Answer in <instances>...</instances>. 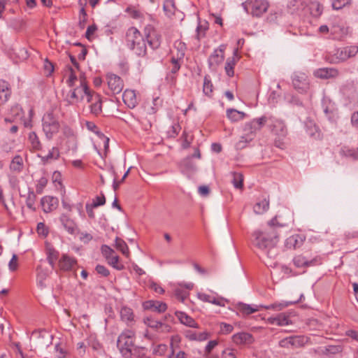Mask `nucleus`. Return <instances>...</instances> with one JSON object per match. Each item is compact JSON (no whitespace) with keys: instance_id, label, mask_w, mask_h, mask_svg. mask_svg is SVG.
Wrapping results in <instances>:
<instances>
[{"instance_id":"obj_1","label":"nucleus","mask_w":358,"mask_h":358,"mask_svg":"<svg viewBox=\"0 0 358 358\" xmlns=\"http://www.w3.org/2000/svg\"><path fill=\"white\" fill-rule=\"evenodd\" d=\"M253 245L262 251L270 250L278 242L279 234L272 228L256 230L252 234Z\"/></svg>"},{"instance_id":"obj_2","label":"nucleus","mask_w":358,"mask_h":358,"mask_svg":"<svg viewBox=\"0 0 358 358\" xmlns=\"http://www.w3.org/2000/svg\"><path fill=\"white\" fill-rule=\"evenodd\" d=\"M126 43L134 53L143 57L146 55V45L141 32L135 27H130L126 33Z\"/></svg>"},{"instance_id":"obj_3","label":"nucleus","mask_w":358,"mask_h":358,"mask_svg":"<svg viewBox=\"0 0 358 358\" xmlns=\"http://www.w3.org/2000/svg\"><path fill=\"white\" fill-rule=\"evenodd\" d=\"M134 333L132 331H126L122 333L117 339V345L121 354L125 358H131L134 347Z\"/></svg>"},{"instance_id":"obj_4","label":"nucleus","mask_w":358,"mask_h":358,"mask_svg":"<svg viewBox=\"0 0 358 358\" xmlns=\"http://www.w3.org/2000/svg\"><path fill=\"white\" fill-rule=\"evenodd\" d=\"M358 53V46L352 45L335 50L334 53L330 56L331 63H339L355 57Z\"/></svg>"},{"instance_id":"obj_5","label":"nucleus","mask_w":358,"mask_h":358,"mask_svg":"<svg viewBox=\"0 0 358 358\" xmlns=\"http://www.w3.org/2000/svg\"><path fill=\"white\" fill-rule=\"evenodd\" d=\"M59 123L52 113H47L43 117V130L48 139H51L59 130Z\"/></svg>"},{"instance_id":"obj_6","label":"nucleus","mask_w":358,"mask_h":358,"mask_svg":"<svg viewBox=\"0 0 358 358\" xmlns=\"http://www.w3.org/2000/svg\"><path fill=\"white\" fill-rule=\"evenodd\" d=\"M87 85L84 76L80 77V86L76 87L67 95V100L69 103L74 104L84 99V93H87Z\"/></svg>"},{"instance_id":"obj_7","label":"nucleus","mask_w":358,"mask_h":358,"mask_svg":"<svg viewBox=\"0 0 358 358\" xmlns=\"http://www.w3.org/2000/svg\"><path fill=\"white\" fill-rule=\"evenodd\" d=\"M245 6L249 7L250 13L253 16L260 17L267 11L269 3L266 0H248L245 2Z\"/></svg>"},{"instance_id":"obj_8","label":"nucleus","mask_w":358,"mask_h":358,"mask_svg":"<svg viewBox=\"0 0 358 358\" xmlns=\"http://www.w3.org/2000/svg\"><path fill=\"white\" fill-rule=\"evenodd\" d=\"M268 127L271 131L278 137H285L287 129L283 120L275 117H268Z\"/></svg>"},{"instance_id":"obj_9","label":"nucleus","mask_w":358,"mask_h":358,"mask_svg":"<svg viewBox=\"0 0 358 358\" xmlns=\"http://www.w3.org/2000/svg\"><path fill=\"white\" fill-rule=\"evenodd\" d=\"M226 45H220L218 48L215 49L210 55L208 63L209 68L213 71H216L217 68L221 64L224 59V50Z\"/></svg>"},{"instance_id":"obj_10","label":"nucleus","mask_w":358,"mask_h":358,"mask_svg":"<svg viewBox=\"0 0 358 358\" xmlns=\"http://www.w3.org/2000/svg\"><path fill=\"white\" fill-rule=\"evenodd\" d=\"M78 266L77 259L67 254H62L58 260V267L64 272L73 271Z\"/></svg>"},{"instance_id":"obj_11","label":"nucleus","mask_w":358,"mask_h":358,"mask_svg":"<svg viewBox=\"0 0 358 358\" xmlns=\"http://www.w3.org/2000/svg\"><path fill=\"white\" fill-rule=\"evenodd\" d=\"M106 80L108 88L113 94H119L123 90L124 83L120 76L113 73H108L106 76Z\"/></svg>"},{"instance_id":"obj_12","label":"nucleus","mask_w":358,"mask_h":358,"mask_svg":"<svg viewBox=\"0 0 358 358\" xmlns=\"http://www.w3.org/2000/svg\"><path fill=\"white\" fill-rule=\"evenodd\" d=\"M145 31L150 47L153 50L157 49L161 45V35L151 26L147 27Z\"/></svg>"},{"instance_id":"obj_13","label":"nucleus","mask_w":358,"mask_h":358,"mask_svg":"<svg viewBox=\"0 0 358 358\" xmlns=\"http://www.w3.org/2000/svg\"><path fill=\"white\" fill-rule=\"evenodd\" d=\"M292 83L294 87L300 93L305 92L309 89L308 78L304 73L294 75Z\"/></svg>"},{"instance_id":"obj_14","label":"nucleus","mask_w":358,"mask_h":358,"mask_svg":"<svg viewBox=\"0 0 358 358\" xmlns=\"http://www.w3.org/2000/svg\"><path fill=\"white\" fill-rule=\"evenodd\" d=\"M317 262L318 260L317 258H311L303 254L296 255L293 259V263L297 268L315 266L317 264Z\"/></svg>"},{"instance_id":"obj_15","label":"nucleus","mask_w":358,"mask_h":358,"mask_svg":"<svg viewBox=\"0 0 358 358\" xmlns=\"http://www.w3.org/2000/svg\"><path fill=\"white\" fill-rule=\"evenodd\" d=\"M313 75L318 78L329 79L338 76V70L335 68H322L314 71Z\"/></svg>"},{"instance_id":"obj_16","label":"nucleus","mask_w":358,"mask_h":358,"mask_svg":"<svg viewBox=\"0 0 358 358\" xmlns=\"http://www.w3.org/2000/svg\"><path fill=\"white\" fill-rule=\"evenodd\" d=\"M11 87L8 82L0 80V106L4 105L11 96Z\"/></svg>"},{"instance_id":"obj_17","label":"nucleus","mask_w":358,"mask_h":358,"mask_svg":"<svg viewBox=\"0 0 358 358\" xmlns=\"http://www.w3.org/2000/svg\"><path fill=\"white\" fill-rule=\"evenodd\" d=\"M41 203L43 210L45 213L51 212L55 210L59 204L58 199L51 196H45L42 198Z\"/></svg>"},{"instance_id":"obj_18","label":"nucleus","mask_w":358,"mask_h":358,"mask_svg":"<svg viewBox=\"0 0 358 358\" xmlns=\"http://www.w3.org/2000/svg\"><path fill=\"white\" fill-rule=\"evenodd\" d=\"M59 220L64 229L71 234H74L77 231V225L74 220L67 213H62Z\"/></svg>"},{"instance_id":"obj_19","label":"nucleus","mask_w":358,"mask_h":358,"mask_svg":"<svg viewBox=\"0 0 358 358\" xmlns=\"http://www.w3.org/2000/svg\"><path fill=\"white\" fill-rule=\"evenodd\" d=\"M143 306L145 310H152L159 313L165 312L167 309V305L165 303L158 301H147Z\"/></svg>"},{"instance_id":"obj_20","label":"nucleus","mask_w":358,"mask_h":358,"mask_svg":"<svg viewBox=\"0 0 358 358\" xmlns=\"http://www.w3.org/2000/svg\"><path fill=\"white\" fill-rule=\"evenodd\" d=\"M239 58L240 57L238 55V50H235L233 56L227 59L224 69L228 76L233 77L234 76V69L236 63L238 62Z\"/></svg>"},{"instance_id":"obj_21","label":"nucleus","mask_w":358,"mask_h":358,"mask_svg":"<svg viewBox=\"0 0 358 358\" xmlns=\"http://www.w3.org/2000/svg\"><path fill=\"white\" fill-rule=\"evenodd\" d=\"M124 103L130 108H134L138 103L136 94L134 90H126L122 94Z\"/></svg>"},{"instance_id":"obj_22","label":"nucleus","mask_w":358,"mask_h":358,"mask_svg":"<svg viewBox=\"0 0 358 358\" xmlns=\"http://www.w3.org/2000/svg\"><path fill=\"white\" fill-rule=\"evenodd\" d=\"M304 241V238L299 234H294L285 241V247L288 249H296L301 247Z\"/></svg>"},{"instance_id":"obj_23","label":"nucleus","mask_w":358,"mask_h":358,"mask_svg":"<svg viewBox=\"0 0 358 358\" xmlns=\"http://www.w3.org/2000/svg\"><path fill=\"white\" fill-rule=\"evenodd\" d=\"M262 309L260 305H249L240 303L237 306V310L243 316L249 315L252 313L257 312Z\"/></svg>"},{"instance_id":"obj_24","label":"nucleus","mask_w":358,"mask_h":358,"mask_svg":"<svg viewBox=\"0 0 358 358\" xmlns=\"http://www.w3.org/2000/svg\"><path fill=\"white\" fill-rule=\"evenodd\" d=\"M198 298L202 301L210 303L219 306H225L226 301L222 297L217 298L205 293H199Z\"/></svg>"},{"instance_id":"obj_25","label":"nucleus","mask_w":358,"mask_h":358,"mask_svg":"<svg viewBox=\"0 0 358 358\" xmlns=\"http://www.w3.org/2000/svg\"><path fill=\"white\" fill-rule=\"evenodd\" d=\"M266 322L268 324H277L278 326H285L291 324L289 316L285 313H280L276 317H268Z\"/></svg>"},{"instance_id":"obj_26","label":"nucleus","mask_w":358,"mask_h":358,"mask_svg":"<svg viewBox=\"0 0 358 358\" xmlns=\"http://www.w3.org/2000/svg\"><path fill=\"white\" fill-rule=\"evenodd\" d=\"M232 340L236 345H243L252 342V336L250 334L241 332L233 336Z\"/></svg>"},{"instance_id":"obj_27","label":"nucleus","mask_w":358,"mask_h":358,"mask_svg":"<svg viewBox=\"0 0 358 358\" xmlns=\"http://www.w3.org/2000/svg\"><path fill=\"white\" fill-rule=\"evenodd\" d=\"M176 315L180 322L189 327L197 328L198 325L195 320L184 312L176 311Z\"/></svg>"},{"instance_id":"obj_28","label":"nucleus","mask_w":358,"mask_h":358,"mask_svg":"<svg viewBox=\"0 0 358 358\" xmlns=\"http://www.w3.org/2000/svg\"><path fill=\"white\" fill-rule=\"evenodd\" d=\"M59 150L57 147H52L46 155H39L43 164H45L51 162L52 161L57 160L59 157Z\"/></svg>"},{"instance_id":"obj_29","label":"nucleus","mask_w":358,"mask_h":358,"mask_svg":"<svg viewBox=\"0 0 358 358\" xmlns=\"http://www.w3.org/2000/svg\"><path fill=\"white\" fill-rule=\"evenodd\" d=\"M291 346L294 348H303L309 341V338L305 336H290Z\"/></svg>"},{"instance_id":"obj_30","label":"nucleus","mask_w":358,"mask_h":358,"mask_svg":"<svg viewBox=\"0 0 358 358\" xmlns=\"http://www.w3.org/2000/svg\"><path fill=\"white\" fill-rule=\"evenodd\" d=\"M330 31L332 38L336 40H341L347 35V29L345 27L338 25L331 27Z\"/></svg>"},{"instance_id":"obj_31","label":"nucleus","mask_w":358,"mask_h":358,"mask_svg":"<svg viewBox=\"0 0 358 358\" xmlns=\"http://www.w3.org/2000/svg\"><path fill=\"white\" fill-rule=\"evenodd\" d=\"M24 167L23 159L20 155H15L10 164V169L15 172H20Z\"/></svg>"},{"instance_id":"obj_32","label":"nucleus","mask_w":358,"mask_h":358,"mask_svg":"<svg viewBox=\"0 0 358 358\" xmlns=\"http://www.w3.org/2000/svg\"><path fill=\"white\" fill-rule=\"evenodd\" d=\"M59 252L52 247H49L47 249V260L49 264L54 268L55 262L59 260Z\"/></svg>"},{"instance_id":"obj_33","label":"nucleus","mask_w":358,"mask_h":358,"mask_svg":"<svg viewBox=\"0 0 358 358\" xmlns=\"http://www.w3.org/2000/svg\"><path fill=\"white\" fill-rule=\"evenodd\" d=\"M28 140L33 151H39L42 149L41 141L35 132L29 133Z\"/></svg>"},{"instance_id":"obj_34","label":"nucleus","mask_w":358,"mask_h":358,"mask_svg":"<svg viewBox=\"0 0 358 358\" xmlns=\"http://www.w3.org/2000/svg\"><path fill=\"white\" fill-rule=\"evenodd\" d=\"M268 208L269 201L266 199H263L255 204L253 210L256 214L260 215L265 213L268 209Z\"/></svg>"},{"instance_id":"obj_35","label":"nucleus","mask_w":358,"mask_h":358,"mask_svg":"<svg viewBox=\"0 0 358 358\" xmlns=\"http://www.w3.org/2000/svg\"><path fill=\"white\" fill-rule=\"evenodd\" d=\"M185 336L190 341H205L208 338V334L206 332H196L194 331H188Z\"/></svg>"},{"instance_id":"obj_36","label":"nucleus","mask_w":358,"mask_h":358,"mask_svg":"<svg viewBox=\"0 0 358 358\" xmlns=\"http://www.w3.org/2000/svg\"><path fill=\"white\" fill-rule=\"evenodd\" d=\"M291 304L290 302L288 301H282V302H275L268 306H263L260 305L262 309L266 310H273L275 311H280L285 308L288 307Z\"/></svg>"},{"instance_id":"obj_37","label":"nucleus","mask_w":358,"mask_h":358,"mask_svg":"<svg viewBox=\"0 0 358 358\" xmlns=\"http://www.w3.org/2000/svg\"><path fill=\"white\" fill-rule=\"evenodd\" d=\"M227 116L232 122H238L243 120L245 117V114L236 109L229 108L227 110Z\"/></svg>"},{"instance_id":"obj_38","label":"nucleus","mask_w":358,"mask_h":358,"mask_svg":"<svg viewBox=\"0 0 358 358\" xmlns=\"http://www.w3.org/2000/svg\"><path fill=\"white\" fill-rule=\"evenodd\" d=\"M186 46L185 44L181 41H176L174 44V49L171 53H175L177 59H184L185 54Z\"/></svg>"},{"instance_id":"obj_39","label":"nucleus","mask_w":358,"mask_h":358,"mask_svg":"<svg viewBox=\"0 0 358 358\" xmlns=\"http://www.w3.org/2000/svg\"><path fill=\"white\" fill-rule=\"evenodd\" d=\"M163 9L164 11L165 12V14L169 17H171L173 15H174L175 12L176 10V8L173 0H165L164 2Z\"/></svg>"},{"instance_id":"obj_40","label":"nucleus","mask_w":358,"mask_h":358,"mask_svg":"<svg viewBox=\"0 0 358 358\" xmlns=\"http://www.w3.org/2000/svg\"><path fill=\"white\" fill-rule=\"evenodd\" d=\"M120 316L122 320L126 322H132L134 318L132 309L128 307H122L121 308Z\"/></svg>"},{"instance_id":"obj_41","label":"nucleus","mask_w":358,"mask_h":358,"mask_svg":"<svg viewBox=\"0 0 358 358\" xmlns=\"http://www.w3.org/2000/svg\"><path fill=\"white\" fill-rule=\"evenodd\" d=\"M203 92L205 95L210 97L213 92V85L208 76H205L203 79Z\"/></svg>"},{"instance_id":"obj_42","label":"nucleus","mask_w":358,"mask_h":358,"mask_svg":"<svg viewBox=\"0 0 358 358\" xmlns=\"http://www.w3.org/2000/svg\"><path fill=\"white\" fill-rule=\"evenodd\" d=\"M232 183L235 188L243 189V176L241 173L233 172L232 173Z\"/></svg>"},{"instance_id":"obj_43","label":"nucleus","mask_w":358,"mask_h":358,"mask_svg":"<svg viewBox=\"0 0 358 358\" xmlns=\"http://www.w3.org/2000/svg\"><path fill=\"white\" fill-rule=\"evenodd\" d=\"M115 247L119 250L124 255L128 257L129 254V248L127 243L124 240L120 238H115Z\"/></svg>"},{"instance_id":"obj_44","label":"nucleus","mask_w":358,"mask_h":358,"mask_svg":"<svg viewBox=\"0 0 358 358\" xmlns=\"http://www.w3.org/2000/svg\"><path fill=\"white\" fill-rule=\"evenodd\" d=\"M183 59H177L176 56L175 55V53L173 52L172 54L171 63L172 64V68L171 69V72L172 73H177L181 66V63L182 62Z\"/></svg>"},{"instance_id":"obj_45","label":"nucleus","mask_w":358,"mask_h":358,"mask_svg":"<svg viewBox=\"0 0 358 358\" xmlns=\"http://www.w3.org/2000/svg\"><path fill=\"white\" fill-rule=\"evenodd\" d=\"M91 113L95 115H99L102 111V102L101 96L97 101L92 103L90 105Z\"/></svg>"},{"instance_id":"obj_46","label":"nucleus","mask_w":358,"mask_h":358,"mask_svg":"<svg viewBox=\"0 0 358 358\" xmlns=\"http://www.w3.org/2000/svg\"><path fill=\"white\" fill-rule=\"evenodd\" d=\"M343 350V348L341 345H328L325 347V348L322 350V353L323 355H336L341 352Z\"/></svg>"},{"instance_id":"obj_47","label":"nucleus","mask_w":358,"mask_h":358,"mask_svg":"<svg viewBox=\"0 0 358 358\" xmlns=\"http://www.w3.org/2000/svg\"><path fill=\"white\" fill-rule=\"evenodd\" d=\"M108 260V263L117 270L121 271L124 268V266L119 263V257L113 255Z\"/></svg>"},{"instance_id":"obj_48","label":"nucleus","mask_w":358,"mask_h":358,"mask_svg":"<svg viewBox=\"0 0 358 358\" xmlns=\"http://www.w3.org/2000/svg\"><path fill=\"white\" fill-rule=\"evenodd\" d=\"M87 93H84V97H86L87 101L88 103H93L95 101H97L99 98L101 96L99 94L91 91L87 87Z\"/></svg>"},{"instance_id":"obj_49","label":"nucleus","mask_w":358,"mask_h":358,"mask_svg":"<svg viewBox=\"0 0 358 358\" xmlns=\"http://www.w3.org/2000/svg\"><path fill=\"white\" fill-rule=\"evenodd\" d=\"M181 341V338L179 335L176 334L171 336V352H176L180 348V343Z\"/></svg>"},{"instance_id":"obj_50","label":"nucleus","mask_w":358,"mask_h":358,"mask_svg":"<svg viewBox=\"0 0 358 358\" xmlns=\"http://www.w3.org/2000/svg\"><path fill=\"white\" fill-rule=\"evenodd\" d=\"M68 73L69 77L66 80V83L69 87H73L77 80V76L71 66H68Z\"/></svg>"},{"instance_id":"obj_51","label":"nucleus","mask_w":358,"mask_h":358,"mask_svg":"<svg viewBox=\"0 0 358 358\" xmlns=\"http://www.w3.org/2000/svg\"><path fill=\"white\" fill-rule=\"evenodd\" d=\"M87 19V14L86 13L85 8H80L79 12V26L81 29H83L85 27Z\"/></svg>"},{"instance_id":"obj_52","label":"nucleus","mask_w":358,"mask_h":358,"mask_svg":"<svg viewBox=\"0 0 358 358\" xmlns=\"http://www.w3.org/2000/svg\"><path fill=\"white\" fill-rule=\"evenodd\" d=\"M350 3L351 0H335L332 3V7L335 10H340Z\"/></svg>"},{"instance_id":"obj_53","label":"nucleus","mask_w":358,"mask_h":358,"mask_svg":"<svg viewBox=\"0 0 358 358\" xmlns=\"http://www.w3.org/2000/svg\"><path fill=\"white\" fill-rule=\"evenodd\" d=\"M145 324L150 328L158 329L160 327L161 322L154 320L152 317H145L144 319Z\"/></svg>"},{"instance_id":"obj_54","label":"nucleus","mask_w":358,"mask_h":358,"mask_svg":"<svg viewBox=\"0 0 358 358\" xmlns=\"http://www.w3.org/2000/svg\"><path fill=\"white\" fill-rule=\"evenodd\" d=\"M125 11L134 19H138L141 17V12L134 6H129Z\"/></svg>"},{"instance_id":"obj_55","label":"nucleus","mask_w":358,"mask_h":358,"mask_svg":"<svg viewBox=\"0 0 358 358\" xmlns=\"http://www.w3.org/2000/svg\"><path fill=\"white\" fill-rule=\"evenodd\" d=\"M244 130L248 132V134H250L254 135L257 131H259V127H257L256 124H254L253 121L252 120L250 122L248 123L245 126Z\"/></svg>"},{"instance_id":"obj_56","label":"nucleus","mask_w":358,"mask_h":358,"mask_svg":"<svg viewBox=\"0 0 358 358\" xmlns=\"http://www.w3.org/2000/svg\"><path fill=\"white\" fill-rule=\"evenodd\" d=\"M282 227V224H280L278 220L277 217H274L272 218L267 224V226L265 228H272L275 231L278 232V229Z\"/></svg>"},{"instance_id":"obj_57","label":"nucleus","mask_w":358,"mask_h":358,"mask_svg":"<svg viewBox=\"0 0 358 358\" xmlns=\"http://www.w3.org/2000/svg\"><path fill=\"white\" fill-rule=\"evenodd\" d=\"M101 252L106 259H109L115 254V251L106 245H102Z\"/></svg>"},{"instance_id":"obj_58","label":"nucleus","mask_w":358,"mask_h":358,"mask_svg":"<svg viewBox=\"0 0 358 358\" xmlns=\"http://www.w3.org/2000/svg\"><path fill=\"white\" fill-rule=\"evenodd\" d=\"M35 198H36V196L34 194V192H31L28 194V196H27V201H26L27 206L32 210H35V207H34Z\"/></svg>"},{"instance_id":"obj_59","label":"nucleus","mask_w":358,"mask_h":358,"mask_svg":"<svg viewBox=\"0 0 358 358\" xmlns=\"http://www.w3.org/2000/svg\"><path fill=\"white\" fill-rule=\"evenodd\" d=\"M182 148H188L191 144L192 137L189 136L186 131H184L182 136Z\"/></svg>"},{"instance_id":"obj_60","label":"nucleus","mask_w":358,"mask_h":358,"mask_svg":"<svg viewBox=\"0 0 358 358\" xmlns=\"http://www.w3.org/2000/svg\"><path fill=\"white\" fill-rule=\"evenodd\" d=\"M85 125L88 130L95 133L100 136H103V134L99 131L98 127L94 122L87 121L86 122Z\"/></svg>"},{"instance_id":"obj_61","label":"nucleus","mask_w":358,"mask_h":358,"mask_svg":"<svg viewBox=\"0 0 358 358\" xmlns=\"http://www.w3.org/2000/svg\"><path fill=\"white\" fill-rule=\"evenodd\" d=\"M174 294L176 297L182 302H183L185 300L188 295L187 292L183 291L179 288L175 289Z\"/></svg>"},{"instance_id":"obj_62","label":"nucleus","mask_w":358,"mask_h":358,"mask_svg":"<svg viewBox=\"0 0 358 358\" xmlns=\"http://www.w3.org/2000/svg\"><path fill=\"white\" fill-rule=\"evenodd\" d=\"M97 273L103 277H107L110 274L109 270L104 266L98 264L95 268Z\"/></svg>"},{"instance_id":"obj_63","label":"nucleus","mask_w":358,"mask_h":358,"mask_svg":"<svg viewBox=\"0 0 358 358\" xmlns=\"http://www.w3.org/2000/svg\"><path fill=\"white\" fill-rule=\"evenodd\" d=\"M17 259H18L17 256L14 254L8 264V267H9L10 271H15L17 270V268L18 267Z\"/></svg>"},{"instance_id":"obj_64","label":"nucleus","mask_w":358,"mask_h":358,"mask_svg":"<svg viewBox=\"0 0 358 358\" xmlns=\"http://www.w3.org/2000/svg\"><path fill=\"white\" fill-rule=\"evenodd\" d=\"M180 129V127L179 124H174L171 127L170 130L168 131V136L170 138H174L178 134Z\"/></svg>"}]
</instances>
